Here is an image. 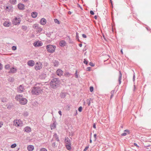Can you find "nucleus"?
<instances>
[{"label":"nucleus","instance_id":"nucleus-53","mask_svg":"<svg viewBox=\"0 0 151 151\" xmlns=\"http://www.w3.org/2000/svg\"><path fill=\"white\" fill-rule=\"evenodd\" d=\"M42 29L41 28H40V27H39V30H38V31L39 32H41L42 31Z\"/></svg>","mask_w":151,"mask_h":151},{"label":"nucleus","instance_id":"nucleus-30","mask_svg":"<svg viewBox=\"0 0 151 151\" xmlns=\"http://www.w3.org/2000/svg\"><path fill=\"white\" fill-rule=\"evenodd\" d=\"M54 21L56 23H57L58 24H60V22L59 20L57 19H54Z\"/></svg>","mask_w":151,"mask_h":151},{"label":"nucleus","instance_id":"nucleus-44","mask_svg":"<svg viewBox=\"0 0 151 151\" xmlns=\"http://www.w3.org/2000/svg\"><path fill=\"white\" fill-rule=\"evenodd\" d=\"M93 87L91 86L90 87V91L91 92H92L93 91Z\"/></svg>","mask_w":151,"mask_h":151},{"label":"nucleus","instance_id":"nucleus-51","mask_svg":"<svg viewBox=\"0 0 151 151\" xmlns=\"http://www.w3.org/2000/svg\"><path fill=\"white\" fill-rule=\"evenodd\" d=\"M91 68L90 67H88L87 68V70L90 71L91 70Z\"/></svg>","mask_w":151,"mask_h":151},{"label":"nucleus","instance_id":"nucleus-27","mask_svg":"<svg viewBox=\"0 0 151 151\" xmlns=\"http://www.w3.org/2000/svg\"><path fill=\"white\" fill-rule=\"evenodd\" d=\"M67 149L69 150H70L71 149V144H68L66 145Z\"/></svg>","mask_w":151,"mask_h":151},{"label":"nucleus","instance_id":"nucleus-25","mask_svg":"<svg viewBox=\"0 0 151 151\" xmlns=\"http://www.w3.org/2000/svg\"><path fill=\"white\" fill-rule=\"evenodd\" d=\"M37 13L36 12H33L31 13L32 17L33 18H36L37 16Z\"/></svg>","mask_w":151,"mask_h":151},{"label":"nucleus","instance_id":"nucleus-39","mask_svg":"<svg viewBox=\"0 0 151 151\" xmlns=\"http://www.w3.org/2000/svg\"><path fill=\"white\" fill-rule=\"evenodd\" d=\"M22 29H23L24 30H26L27 29V27L24 25L22 26Z\"/></svg>","mask_w":151,"mask_h":151},{"label":"nucleus","instance_id":"nucleus-64","mask_svg":"<svg viewBox=\"0 0 151 151\" xmlns=\"http://www.w3.org/2000/svg\"><path fill=\"white\" fill-rule=\"evenodd\" d=\"M9 8V7L8 6H7L6 7V10L7 9H8Z\"/></svg>","mask_w":151,"mask_h":151},{"label":"nucleus","instance_id":"nucleus-59","mask_svg":"<svg viewBox=\"0 0 151 151\" xmlns=\"http://www.w3.org/2000/svg\"><path fill=\"white\" fill-rule=\"evenodd\" d=\"M22 0L24 2H27L28 1V0Z\"/></svg>","mask_w":151,"mask_h":151},{"label":"nucleus","instance_id":"nucleus-6","mask_svg":"<svg viewBox=\"0 0 151 151\" xmlns=\"http://www.w3.org/2000/svg\"><path fill=\"white\" fill-rule=\"evenodd\" d=\"M20 22L21 19L19 18L15 17L13 21V24L15 25H18Z\"/></svg>","mask_w":151,"mask_h":151},{"label":"nucleus","instance_id":"nucleus-7","mask_svg":"<svg viewBox=\"0 0 151 151\" xmlns=\"http://www.w3.org/2000/svg\"><path fill=\"white\" fill-rule=\"evenodd\" d=\"M24 87L23 85H21L17 88V91L19 93H21L24 90Z\"/></svg>","mask_w":151,"mask_h":151},{"label":"nucleus","instance_id":"nucleus-16","mask_svg":"<svg viewBox=\"0 0 151 151\" xmlns=\"http://www.w3.org/2000/svg\"><path fill=\"white\" fill-rule=\"evenodd\" d=\"M42 43L40 42H37L33 44V45L35 47H39L42 46Z\"/></svg>","mask_w":151,"mask_h":151},{"label":"nucleus","instance_id":"nucleus-18","mask_svg":"<svg viewBox=\"0 0 151 151\" xmlns=\"http://www.w3.org/2000/svg\"><path fill=\"white\" fill-rule=\"evenodd\" d=\"M66 42L64 40L60 41L59 42V45L61 47H64L65 45Z\"/></svg>","mask_w":151,"mask_h":151},{"label":"nucleus","instance_id":"nucleus-21","mask_svg":"<svg viewBox=\"0 0 151 151\" xmlns=\"http://www.w3.org/2000/svg\"><path fill=\"white\" fill-rule=\"evenodd\" d=\"M122 74L121 72L120 71H119V84H121V79H122Z\"/></svg>","mask_w":151,"mask_h":151},{"label":"nucleus","instance_id":"nucleus-63","mask_svg":"<svg viewBox=\"0 0 151 151\" xmlns=\"http://www.w3.org/2000/svg\"><path fill=\"white\" fill-rule=\"evenodd\" d=\"M120 52H121V53L122 54H123V51H122V49L121 50V51H120Z\"/></svg>","mask_w":151,"mask_h":151},{"label":"nucleus","instance_id":"nucleus-13","mask_svg":"<svg viewBox=\"0 0 151 151\" xmlns=\"http://www.w3.org/2000/svg\"><path fill=\"white\" fill-rule=\"evenodd\" d=\"M17 6L18 8L20 10H22L24 9V6L22 4H19Z\"/></svg>","mask_w":151,"mask_h":151},{"label":"nucleus","instance_id":"nucleus-3","mask_svg":"<svg viewBox=\"0 0 151 151\" xmlns=\"http://www.w3.org/2000/svg\"><path fill=\"white\" fill-rule=\"evenodd\" d=\"M47 51L51 53H53L55 52L56 47L55 46L52 45H47L46 47Z\"/></svg>","mask_w":151,"mask_h":151},{"label":"nucleus","instance_id":"nucleus-48","mask_svg":"<svg viewBox=\"0 0 151 151\" xmlns=\"http://www.w3.org/2000/svg\"><path fill=\"white\" fill-rule=\"evenodd\" d=\"M87 103L88 104V106H89L90 104V101L88 99L87 101Z\"/></svg>","mask_w":151,"mask_h":151},{"label":"nucleus","instance_id":"nucleus-28","mask_svg":"<svg viewBox=\"0 0 151 151\" xmlns=\"http://www.w3.org/2000/svg\"><path fill=\"white\" fill-rule=\"evenodd\" d=\"M59 64V63L58 61H55L53 62V65H54L55 67H57Z\"/></svg>","mask_w":151,"mask_h":151},{"label":"nucleus","instance_id":"nucleus-17","mask_svg":"<svg viewBox=\"0 0 151 151\" xmlns=\"http://www.w3.org/2000/svg\"><path fill=\"white\" fill-rule=\"evenodd\" d=\"M56 73L58 76H61L62 75L63 72L61 69H58L56 71Z\"/></svg>","mask_w":151,"mask_h":151},{"label":"nucleus","instance_id":"nucleus-43","mask_svg":"<svg viewBox=\"0 0 151 151\" xmlns=\"http://www.w3.org/2000/svg\"><path fill=\"white\" fill-rule=\"evenodd\" d=\"M89 65L92 67H93L94 66V64H93V63L91 62H90L89 63Z\"/></svg>","mask_w":151,"mask_h":151},{"label":"nucleus","instance_id":"nucleus-60","mask_svg":"<svg viewBox=\"0 0 151 151\" xmlns=\"http://www.w3.org/2000/svg\"><path fill=\"white\" fill-rule=\"evenodd\" d=\"M110 0V2L111 3V5L112 7H113L112 2L111 0Z\"/></svg>","mask_w":151,"mask_h":151},{"label":"nucleus","instance_id":"nucleus-61","mask_svg":"<svg viewBox=\"0 0 151 151\" xmlns=\"http://www.w3.org/2000/svg\"><path fill=\"white\" fill-rule=\"evenodd\" d=\"M79 46L81 47L82 46V44L81 43L79 44Z\"/></svg>","mask_w":151,"mask_h":151},{"label":"nucleus","instance_id":"nucleus-33","mask_svg":"<svg viewBox=\"0 0 151 151\" xmlns=\"http://www.w3.org/2000/svg\"><path fill=\"white\" fill-rule=\"evenodd\" d=\"M83 63L86 65H87L88 64V61L86 59H84Z\"/></svg>","mask_w":151,"mask_h":151},{"label":"nucleus","instance_id":"nucleus-5","mask_svg":"<svg viewBox=\"0 0 151 151\" xmlns=\"http://www.w3.org/2000/svg\"><path fill=\"white\" fill-rule=\"evenodd\" d=\"M42 67V64L40 62H37L35 66V69L36 70H39L41 69Z\"/></svg>","mask_w":151,"mask_h":151},{"label":"nucleus","instance_id":"nucleus-14","mask_svg":"<svg viewBox=\"0 0 151 151\" xmlns=\"http://www.w3.org/2000/svg\"><path fill=\"white\" fill-rule=\"evenodd\" d=\"M22 96H23L22 95H17L15 97V99L19 102L20 100H21L22 98Z\"/></svg>","mask_w":151,"mask_h":151},{"label":"nucleus","instance_id":"nucleus-9","mask_svg":"<svg viewBox=\"0 0 151 151\" xmlns=\"http://www.w3.org/2000/svg\"><path fill=\"white\" fill-rule=\"evenodd\" d=\"M17 69L14 67L11 68L9 72V73H14L17 72Z\"/></svg>","mask_w":151,"mask_h":151},{"label":"nucleus","instance_id":"nucleus-54","mask_svg":"<svg viewBox=\"0 0 151 151\" xmlns=\"http://www.w3.org/2000/svg\"><path fill=\"white\" fill-rule=\"evenodd\" d=\"M93 127L94 129L96 128V124L95 123H94L93 125Z\"/></svg>","mask_w":151,"mask_h":151},{"label":"nucleus","instance_id":"nucleus-20","mask_svg":"<svg viewBox=\"0 0 151 151\" xmlns=\"http://www.w3.org/2000/svg\"><path fill=\"white\" fill-rule=\"evenodd\" d=\"M46 75L45 73H42L39 76L40 78L43 79L45 78Z\"/></svg>","mask_w":151,"mask_h":151},{"label":"nucleus","instance_id":"nucleus-52","mask_svg":"<svg viewBox=\"0 0 151 151\" xmlns=\"http://www.w3.org/2000/svg\"><path fill=\"white\" fill-rule=\"evenodd\" d=\"M82 37H83L84 38H86L87 37L86 35L84 34H83L82 35Z\"/></svg>","mask_w":151,"mask_h":151},{"label":"nucleus","instance_id":"nucleus-41","mask_svg":"<svg viewBox=\"0 0 151 151\" xmlns=\"http://www.w3.org/2000/svg\"><path fill=\"white\" fill-rule=\"evenodd\" d=\"M40 151H47V150L45 148H42L40 149Z\"/></svg>","mask_w":151,"mask_h":151},{"label":"nucleus","instance_id":"nucleus-45","mask_svg":"<svg viewBox=\"0 0 151 151\" xmlns=\"http://www.w3.org/2000/svg\"><path fill=\"white\" fill-rule=\"evenodd\" d=\"M3 125V122L1 121H0V128L2 127Z\"/></svg>","mask_w":151,"mask_h":151},{"label":"nucleus","instance_id":"nucleus-24","mask_svg":"<svg viewBox=\"0 0 151 151\" xmlns=\"http://www.w3.org/2000/svg\"><path fill=\"white\" fill-rule=\"evenodd\" d=\"M53 138H55V139L57 140L58 142L59 141V137L57 134L56 133H55L53 136Z\"/></svg>","mask_w":151,"mask_h":151},{"label":"nucleus","instance_id":"nucleus-8","mask_svg":"<svg viewBox=\"0 0 151 151\" xmlns=\"http://www.w3.org/2000/svg\"><path fill=\"white\" fill-rule=\"evenodd\" d=\"M19 102L21 104L25 105L27 103V100L26 98H22L21 100H20Z\"/></svg>","mask_w":151,"mask_h":151},{"label":"nucleus","instance_id":"nucleus-1","mask_svg":"<svg viewBox=\"0 0 151 151\" xmlns=\"http://www.w3.org/2000/svg\"><path fill=\"white\" fill-rule=\"evenodd\" d=\"M44 85V83H37L31 89V92L32 94L33 95H39L43 90V88L44 87L43 86Z\"/></svg>","mask_w":151,"mask_h":151},{"label":"nucleus","instance_id":"nucleus-10","mask_svg":"<svg viewBox=\"0 0 151 151\" xmlns=\"http://www.w3.org/2000/svg\"><path fill=\"white\" fill-rule=\"evenodd\" d=\"M35 62L33 60H30L28 61L27 65L30 66H33L35 65Z\"/></svg>","mask_w":151,"mask_h":151},{"label":"nucleus","instance_id":"nucleus-47","mask_svg":"<svg viewBox=\"0 0 151 151\" xmlns=\"http://www.w3.org/2000/svg\"><path fill=\"white\" fill-rule=\"evenodd\" d=\"M89 148V146H86L84 149L83 151H86Z\"/></svg>","mask_w":151,"mask_h":151},{"label":"nucleus","instance_id":"nucleus-40","mask_svg":"<svg viewBox=\"0 0 151 151\" xmlns=\"http://www.w3.org/2000/svg\"><path fill=\"white\" fill-rule=\"evenodd\" d=\"M75 76L76 78H78V74H77V71L76 70V72L75 73Z\"/></svg>","mask_w":151,"mask_h":151},{"label":"nucleus","instance_id":"nucleus-42","mask_svg":"<svg viewBox=\"0 0 151 151\" xmlns=\"http://www.w3.org/2000/svg\"><path fill=\"white\" fill-rule=\"evenodd\" d=\"M82 107L81 106H80L78 108V110L79 112H81L82 111Z\"/></svg>","mask_w":151,"mask_h":151},{"label":"nucleus","instance_id":"nucleus-15","mask_svg":"<svg viewBox=\"0 0 151 151\" xmlns=\"http://www.w3.org/2000/svg\"><path fill=\"white\" fill-rule=\"evenodd\" d=\"M47 22L46 20L44 18H42L40 21V24L42 25H44Z\"/></svg>","mask_w":151,"mask_h":151},{"label":"nucleus","instance_id":"nucleus-23","mask_svg":"<svg viewBox=\"0 0 151 151\" xmlns=\"http://www.w3.org/2000/svg\"><path fill=\"white\" fill-rule=\"evenodd\" d=\"M70 141V139L68 137L65 138V142L67 145L70 144H71Z\"/></svg>","mask_w":151,"mask_h":151},{"label":"nucleus","instance_id":"nucleus-55","mask_svg":"<svg viewBox=\"0 0 151 151\" xmlns=\"http://www.w3.org/2000/svg\"><path fill=\"white\" fill-rule=\"evenodd\" d=\"M115 92V91L114 90H113L111 91V94H113Z\"/></svg>","mask_w":151,"mask_h":151},{"label":"nucleus","instance_id":"nucleus-49","mask_svg":"<svg viewBox=\"0 0 151 151\" xmlns=\"http://www.w3.org/2000/svg\"><path fill=\"white\" fill-rule=\"evenodd\" d=\"M90 14L91 15H93L94 14V12L93 11H91L90 12Z\"/></svg>","mask_w":151,"mask_h":151},{"label":"nucleus","instance_id":"nucleus-35","mask_svg":"<svg viewBox=\"0 0 151 151\" xmlns=\"http://www.w3.org/2000/svg\"><path fill=\"white\" fill-rule=\"evenodd\" d=\"M17 146V145L16 143H14V144H12L11 146V147L12 148H14L16 147Z\"/></svg>","mask_w":151,"mask_h":151},{"label":"nucleus","instance_id":"nucleus-26","mask_svg":"<svg viewBox=\"0 0 151 151\" xmlns=\"http://www.w3.org/2000/svg\"><path fill=\"white\" fill-rule=\"evenodd\" d=\"M9 2L12 4H15L17 3L16 0H10Z\"/></svg>","mask_w":151,"mask_h":151},{"label":"nucleus","instance_id":"nucleus-11","mask_svg":"<svg viewBox=\"0 0 151 151\" xmlns=\"http://www.w3.org/2000/svg\"><path fill=\"white\" fill-rule=\"evenodd\" d=\"M24 131L27 133H29L31 132V129L30 127L27 126L24 128Z\"/></svg>","mask_w":151,"mask_h":151},{"label":"nucleus","instance_id":"nucleus-38","mask_svg":"<svg viewBox=\"0 0 151 151\" xmlns=\"http://www.w3.org/2000/svg\"><path fill=\"white\" fill-rule=\"evenodd\" d=\"M76 39H78V41H79V39L78 38H79L78 33L77 32H76Z\"/></svg>","mask_w":151,"mask_h":151},{"label":"nucleus","instance_id":"nucleus-34","mask_svg":"<svg viewBox=\"0 0 151 151\" xmlns=\"http://www.w3.org/2000/svg\"><path fill=\"white\" fill-rule=\"evenodd\" d=\"M23 115L24 116H27L28 115V112L27 111L24 112L23 114Z\"/></svg>","mask_w":151,"mask_h":151},{"label":"nucleus","instance_id":"nucleus-22","mask_svg":"<svg viewBox=\"0 0 151 151\" xmlns=\"http://www.w3.org/2000/svg\"><path fill=\"white\" fill-rule=\"evenodd\" d=\"M27 149L29 151H32L34 149V147L32 145H29L28 146Z\"/></svg>","mask_w":151,"mask_h":151},{"label":"nucleus","instance_id":"nucleus-4","mask_svg":"<svg viewBox=\"0 0 151 151\" xmlns=\"http://www.w3.org/2000/svg\"><path fill=\"white\" fill-rule=\"evenodd\" d=\"M14 125L16 127L22 126L23 123L20 119L14 120Z\"/></svg>","mask_w":151,"mask_h":151},{"label":"nucleus","instance_id":"nucleus-36","mask_svg":"<svg viewBox=\"0 0 151 151\" xmlns=\"http://www.w3.org/2000/svg\"><path fill=\"white\" fill-rule=\"evenodd\" d=\"M51 127L52 129H54L56 127V125L54 124L53 125L51 126Z\"/></svg>","mask_w":151,"mask_h":151},{"label":"nucleus","instance_id":"nucleus-50","mask_svg":"<svg viewBox=\"0 0 151 151\" xmlns=\"http://www.w3.org/2000/svg\"><path fill=\"white\" fill-rule=\"evenodd\" d=\"M3 68V66L2 65L1 63H0V70H2Z\"/></svg>","mask_w":151,"mask_h":151},{"label":"nucleus","instance_id":"nucleus-58","mask_svg":"<svg viewBox=\"0 0 151 151\" xmlns=\"http://www.w3.org/2000/svg\"><path fill=\"white\" fill-rule=\"evenodd\" d=\"M135 75L134 74V76H133V81H134V80H135Z\"/></svg>","mask_w":151,"mask_h":151},{"label":"nucleus","instance_id":"nucleus-57","mask_svg":"<svg viewBox=\"0 0 151 151\" xmlns=\"http://www.w3.org/2000/svg\"><path fill=\"white\" fill-rule=\"evenodd\" d=\"M96 136H97V135L96 134H95L94 135V137L95 139V140H96Z\"/></svg>","mask_w":151,"mask_h":151},{"label":"nucleus","instance_id":"nucleus-12","mask_svg":"<svg viewBox=\"0 0 151 151\" xmlns=\"http://www.w3.org/2000/svg\"><path fill=\"white\" fill-rule=\"evenodd\" d=\"M3 25L6 27H10L11 25V23L9 22L5 21L3 24Z\"/></svg>","mask_w":151,"mask_h":151},{"label":"nucleus","instance_id":"nucleus-56","mask_svg":"<svg viewBox=\"0 0 151 151\" xmlns=\"http://www.w3.org/2000/svg\"><path fill=\"white\" fill-rule=\"evenodd\" d=\"M58 113L60 115H62V112L61 111H58Z\"/></svg>","mask_w":151,"mask_h":151},{"label":"nucleus","instance_id":"nucleus-29","mask_svg":"<svg viewBox=\"0 0 151 151\" xmlns=\"http://www.w3.org/2000/svg\"><path fill=\"white\" fill-rule=\"evenodd\" d=\"M71 74L68 72H66L64 73V75L66 77H69L71 75Z\"/></svg>","mask_w":151,"mask_h":151},{"label":"nucleus","instance_id":"nucleus-31","mask_svg":"<svg viewBox=\"0 0 151 151\" xmlns=\"http://www.w3.org/2000/svg\"><path fill=\"white\" fill-rule=\"evenodd\" d=\"M10 68V65L9 64H7L5 65V68L6 69H9Z\"/></svg>","mask_w":151,"mask_h":151},{"label":"nucleus","instance_id":"nucleus-2","mask_svg":"<svg viewBox=\"0 0 151 151\" xmlns=\"http://www.w3.org/2000/svg\"><path fill=\"white\" fill-rule=\"evenodd\" d=\"M59 80L57 78H54L52 79L50 83V86L53 88H57L59 84Z\"/></svg>","mask_w":151,"mask_h":151},{"label":"nucleus","instance_id":"nucleus-37","mask_svg":"<svg viewBox=\"0 0 151 151\" xmlns=\"http://www.w3.org/2000/svg\"><path fill=\"white\" fill-rule=\"evenodd\" d=\"M12 49L13 50H15L17 49V47L13 46L12 47Z\"/></svg>","mask_w":151,"mask_h":151},{"label":"nucleus","instance_id":"nucleus-46","mask_svg":"<svg viewBox=\"0 0 151 151\" xmlns=\"http://www.w3.org/2000/svg\"><path fill=\"white\" fill-rule=\"evenodd\" d=\"M52 147H55L56 146L55 143V142H53L52 144Z\"/></svg>","mask_w":151,"mask_h":151},{"label":"nucleus","instance_id":"nucleus-19","mask_svg":"<svg viewBox=\"0 0 151 151\" xmlns=\"http://www.w3.org/2000/svg\"><path fill=\"white\" fill-rule=\"evenodd\" d=\"M130 134L129 131L127 129H126L124 130V132L122 133L121 135L122 136H125L127 135V134Z\"/></svg>","mask_w":151,"mask_h":151},{"label":"nucleus","instance_id":"nucleus-32","mask_svg":"<svg viewBox=\"0 0 151 151\" xmlns=\"http://www.w3.org/2000/svg\"><path fill=\"white\" fill-rule=\"evenodd\" d=\"M65 94L64 93H62L61 94V95H60V96H61V97L62 98H64L65 97Z\"/></svg>","mask_w":151,"mask_h":151},{"label":"nucleus","instance_id":"nucleus-62","mask_svg":"<svg viewBox=\"0 0 151 151\" xmlns=\"http://www.w3.org/2000/svg\"><path fill=\"white\" fill-rule=\"evenodd\" d=\"M134 145L135 146H138L137 144L136 143H134Z\"/></svg>","mask_w":151,"mask_h":151}]
</instances>
